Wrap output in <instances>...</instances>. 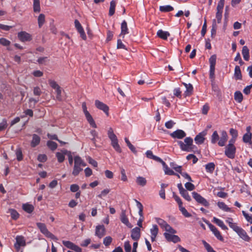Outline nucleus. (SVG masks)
Segmentation results:
<instances>
[{
  "label": "nucleus",
  "instance_id": "59",
  "mask_svg": "<svg viewBox=\"0 0 252 252\" xmlns=\"http://www.w3.org/2000/svg\"><path fill=\"white\" fill-rule=\"evenodd\" d=\"M242 214L246 220L250 223L252 224V216H249V215L244 211H242Z\"/></svg>",
  "mask_w": 252,
  "mask_h": 252
},
{
  "label": "nucleus",
  "instance_id": "26",
  "mask_svg": "<svg viewBox=\"0 0 252 252\" xmlns=\"http://www.w3.org/2000/svg\"><path fill=\"white\" fill-rule=\"evenodd\" d=\"M157 35L160 38L166 40L168 37L170 36V33L168 32H165L161 30H159L157 32Z\"/></svg>",
  "mask_w": 252,
  "mask_h": 252
},
{
  "label": "nucleus",
  "instance_id": "41",
  "mask_svg": "<svg viewBox=\"0 0 252 252\" xmlns=\"http://www.w3.org/2000/svg\"><path fill=\"white\" fill-rule=\"evenodd\" d=\"M125 141L127 145V146H128V147L129 148V149L134 154L136 153H137V151L136 150V149L134 147V146L132 145L131 144V143L130 142V141H129L128 139L126 137L125 138Z\"/></svg>",
  "mask_w": 252,
  "mask_h": 252
},
{
  "label": "nucleus",
  "instance_id": "29",
  "mask_svg": "<svg viewBox=\"0 0 252 252\" xmlns=\"http://www.w3.org/2000/svg\"><path fill=\"white\" fill-rule=\"evenodd\" d=\"M23 209L28 213H31L34 210V207L32 204L28 203L24 204L22 206Z\"/></svg>",
  "mask_w": 252,
  "mask_h": 252
},
{
  "label": "nucleus",
  "instance_id": "35",
  "mask_svg": "<svg viewBox=\"0 0 252 252\" xmlns=\"http://www.w3.org/2000/svg\"><path fill=\"white\" fill-rule=\"evenodd\" d=\"M180 193L181 196L188 201H190L191 200V198L186 189H184L183 190L181 191V192H180Z\"/></svg>",
  "mask_w": 252,
  "mask_h": 252
},
{
  "label": "nucleus",
  "instance_id": "63",
  "mask_svg": "<svg viewBox=\"0 0 252 252\" xmlns=\"http://www.w3.org/2000/svg\"><path fill=\"white\" fill-rule=\"evenodd\" d=\"M175 124V123H174V121L170 120L165 123V126L167 128L170 129L173 127Z\"/></svg>",
  "mask_w": 252,
  "mask_h": 252
},
{
  "label": "nucleus",
  "instance_id": "15",
  "mask_svg": "<svg viewBox=\"0 0 252 252\" xmlns=\"http://www.w3.org/2000/svg\"><path fill=\"white\" fill-rule=\"evenodd\" d=\"M165 232L164 236L165 239L169 242H172L174 243L180 242L181 239L180 237L177 235Z\"/></svg>",
  "mask_w": 252,
  "mask_h": 252
},
{
  "label": "nucleus",
  "instance_id": "55",
  "mask_svg": "<svg viewBox=\"0 0 252 252\" xmlns=\"http://www.w3.org/2000/svg\"><path fill=\"white\" fill-rule=\"evenodd\" d=\"M185 186L186 189L189 191H192L195 189L194 185L190 182L186 183Z\"/></svg>",
  "mask_w": 252,
  "mask_h": 252
},
{
  "label": "nucleus",
  "instance_id": "61",
  "mask_svg": "<svg viewBox=\"0 0 252 252\" xmlns=\"http://www.w3.org/2000/svg\"><path fill=\"white\" fill-rule=\"evenodd\" d=\"M124 248L126 252H131V247L128 241H126L125 242Z\"/></svg>",
  "mask_w": 252,
  "mask_h": 252
},
{
  "label": "nucleus",
  "instance_id": "33",
  "mask_svg": "<svg viewBox=\"0 0 252 252\" xmlns=\"http://www.w3.org/2000/svg\"><path fill=\"white\" fill-rule=\"evenodd\" d=\"M115 7H116V2L115 0H113L111 1L110 3V8L109 10V15L111 16L113 15L115 13Z\"/></svg>",
  "mask_w": 252,
  "mask_h": 252
},
{
  "label": "nucleus",
  "instance_id": "20",
  "mask_svg": "<svg viewBox=\"0 0 252 252\" xmlns=\"http://www.w3.org/2000/svg\"><path fill=\"white\" fill-rule=\"evenodd\" d=\"M32 138L31 142V146L32 148H34L39 144L41 138L36 134H32Z\"/></svg>",
  "mask_w": 252,
  "mask_h": 252
},
{
  "label": "nucleus",
  "instance_id": "64",
  "mask_svg": "<svg viewBox=\"0 0 252 252\" xmlns=\"http://www.w3.org/2000/svg\"><path fill=\"white\" fill-rule=\"evenodd\" d=\"M110 192V189H106L103 190L101 193L97 195V197L101 198L103 196H105Z\"/></svg>",
  "mask_w": 252,
  "mask_h": 252
},
{
  "label": "nucleus",
  "instance_id": "2",
  "mask_svg": "<svg viewBox=\"0 0 252 252\" xmlns=\"http://www.w3.org/2000/svg\"><path fill=\"white\" fill-rule=\"evenodd\" d=\"M74 165L72 171V175L74 176H77L79 173L82 171V167L86 165L85 162L78 156H76L74 158Z\"/></svg>",
  "mask_w": 252,
  "mask_h": 252
},
{
  "label": "nucleus",
  "instance_id": "52",
  "mask_svg": "<svg viewBox=\"0 0 252 252\" xmlns=\"http://www.w3.org/2000/svg\"><path fill=\"white\" fill-rule=\"evenodd\" d=\"M63 245L65 246L66 248L69 249H71L72 250L74 245V244L72 242L69 241H63L62 242Z\"/></svg>",
  "mask_w": 252,
  "mask_h": 252
},
{
  "label": "nucleus",
  "instance_id": "43",
  "mask_svg": "<svg viewBox=\"0 0 252 252\" xmlns=\"http://www.w3.org/2000/svg\"><path fill=\"white\" fill-rule=\"evenodd\" d=\"M47 145L49 147V148H50L52 151L55 150L58 147L57 144L56 142L52 141H47Z\"/></svg>",
  "mask_w": 252,
  "mask_h": 252
},
{
  "label": "nucleus",
  "instance_id": "11",
  "mask_svg": "<svg viewBox=\"0 0 252 252\" xmlns=\"http://www.w3.org/2000/svg\"><path fill=\"white\" fill-rule=\"evenodd\" d=\"M207 131L205 130L199 133L194 138V141L196 144L200 145L203 144L205 141V136L207 135Z\"/></svg>",
  "mask_w": 252,
  "mask_h": 252
},
{
  "label": "nucleus",
  "instance_id": "28",
  "mask_svg": "<svg viewBox=\"0 0 252 252\" xmlns=\"http://www.w3.org/2000/svg\"><path fill=\"white\" fill-rule=\"evenodd\" d=\"M215 168V164L214 162H209L205 165V169L207 172L213 173Z\"/></svg>",
  "mask_w": 252,
  "mask_h": 252
},
{
  "label": "nucleus",
  "instance_id": "56",
  "mask_svg": "<svg viewBox=\"0 0 252 252\" xmlns=\"http://www.w3.org/2000/svg\"><path fill=\"white\" fill-rule=\"evenodd\" d=\"M7 126V121L4 119L2 122L0 123V131L4 130Z\"/></svg>",
  "mask_w": 252,
  "mask_h": 252
},
{
  "label": "nucleus",
  "instance_id": "40",
  "mask_svg": "<svg viewBox=\"0 0 252 252\" xmlns=\"http://www.w3.org/2000/svg\"><path fill=\"white\" fill-rule=\"evenodd\" d=\"M179 210L181 212L182 214L186 218H189L191 216V215L189 213L186 209L183 206V205L179 207Z\"/></svg>",
  "mask_w": 252,
  "mask_h": 252
},
{
  "label": "nucleus",
  "instance_id": "7",
  "mask_svg": "<svg viewBox=\"0 0 252 252\" xmlns=\"http://www.w3.org/2000/svg\"><path fill=\"white\" fill-rule=\"evenodd\" d=\"M217 56L216 55H213L211 56L209 59L210 63V78L212 80H214L215 78V65L216 63Z\"/></svg>",
  "mask_w": 252,
  "mask_h": 252
},
{
  "label": "nucleus",
  "instance_id": "45",
  "mask_svg": "<svg viewBox=\"0 0 252 252\" xmlns=\"http://www.w3.org/2000/svg\"><path fill=\"white\" fill-rule=\"evenodd\" d=\"M150 232L151 235L154 236H157L158 232V226L156 224L153 225L152 228L150 229Z\"/></svg>",
  "mask_w": 252,
  "mask_h": 252
},
{
  "label": "nucleus",
  "instance_id": "6",
  "mask_svg": "<svg viewBox=\"0 0 252 252\" xmlns=\"http://www.w3.org/2000/svg\"><path fill=\"white\" fill-rule=\"evenodd\" d=\"M236 148L235 146L227 144L225 147L224 154L229 158L233 159L235 157Z\"/></svg>",
  "mask_w": 252,
  "mask_h": 252
},
{
  "label": "nucleus",
  "instance_id": "57",
  "mask_svg": "<svg viewBox=\"0 0 252 252\" xmlns=\"http://www.w3.org/2000/svg\"><path fill=\"white\" fill-rule=\"evenodd\" d=\"M47 159V157L45 154H39L37 157V160L41 162H44Z\"/></svg>",
  "mask_w": 252,
  "mask_h": 252
},
{
  "label": "nucleus",
  "instance_id": "13",
  "mask_svg": "<svg viewBox=\"0 0 252 252\" xmlns=\"http://www.w3.org/2000/svg\"><path fill=\"white\" fill-rule=\"evenodd\" d=\"M170 136L174 139H181L186 136V132L182 129H177L170 134Z\"/></svg>",
  "mask_w": 252,
  "mask_h": 252
},
{
  "label": "nucleus",
  "instance_id": "14",
  "mask_svg": "<svg viewBox=\"0 0 252 252\" xmlns=\"http://www.w3.org/2000/svg\"><path fill=\"white\" fill-rule=\"evenodd\" d=\"M95 105L98 109L103 111L107 116H109V107L106 104L96 100L95 101Z\"/></svg>",
  "mask_w": 252,
  "mask_h": 252
},
{
  "label": "nucleus",
  "instance_id": "34",
  "mask_svg": "<svg viewBox=\"0 0 252 252\" xmlns=\"http://www.w3.org/2000/svg\"><path fill=\"white\" fill-rule=\"evenodd\" d=\"M136 182L138 185L144 187L146 185L147 180L145 178L139 176L137 177Z\"/></svg>",
  "mask_w": 252,
  "mask_h": 252
},
{
  "label": "nucleus",
  "instance_id": "37",
  "mask_svg": "<svg viewBox=\"0 0 252 252\" xmlns=\"http://www.w3.org/2000/svg\"><path fill=\"white\" fill-rule=\"evenodd\" d=\"M33 11L34 12H39L40 11L39 0H33Z\"/></svg>",
  "mask_w": 252,
  "mask_h": 252
},
{
  "label": "nucleus",
  "instance_id": "39",
  "mask_svg": "<svg viewBox=\"0 0 252 252\" xmlns=\"http://www.w3.org/2000/svg\"><path fill=\"white\" fill-rule=\"evenodd\" d=\"M45 15L43 14H40L38 17V25L39 28H41L45 23Z\"/></svg>",
  "mask_w": 252,
  "mask_h": 252
},
{
  "label": "nucleus",
  "instance_id": "23",
  "mask_svg": "<svg viewBox=\"0 0 252 252\" xmlns=\"http://www.w3.org/2000/svg\"><path fill=\"white\" fill-rule=\"evenodd\" d=\"M213 221L220 226L222 230H226L228 229L227 227L224 224L222 220L216 217H214Z\"/></svg>",
  "mask_w": 252,
  "mask_h": 252
},
{
  "label": "nucleus",
  "instance_id": "49",
  "mask_svg": "<svg viewBox=\"0 0 252 252\" xmlns=\"http://www.w3.org/2000/svg\"><path fill=\"white\" fill-rule=\"evenodd\" d=\"M156 220L157 222L160 225V226L162 228H164L166 225L167 224V222L163 220L160 219V218H156Z\"/></svg>",
  "mask_w": 252,
  "mask_h": 252
},
{
  "label": "nucleus",
  "instance_id": "50",
  "mask_svg": "<svg viewBox=\"0 0 252 252\" xmlns=\"http://www.w3.org/2000/svg\"><path fill=\"white\" fill-rule=\"evenodd\" d=\"M166 232H168L169 233L171 234H175L177 233L176 230L173 229L170 225L168 223L166 225L165 227L164 228Z\"/></svg>",
  "mask_w": 252,
  "mask_h": 252
},
{
  "label": "nucleus",
  "instance_id": "18",
  "mask_svg": "<svg viewBox=\"0 0 252 252\" xmlns=\"http://www.w3.org/2000/svg\"><path fill=\"white\" fill-rule=\"evenodd\" d=\"M131 237L134 241H138L140 237V229L136 227L132 229Z\"/></svg>",
  "mask_w": 252,
  "mask_h": 252
},
{
  "label": "nucleus",
  "instance_id": "25",
  "mask_svg": "<svg viewBox=\"0 0 252 252\" xmlns=\"http://www.w3.org/2000/svg\"><path fill=\"white\" fill-rule=\"evenodd\" d=\"M121 32L120 36H123V38L124 37V35L128 33V28L127 26V23L126 21H124L121 24Z\"/></svg>",
  "mask_w": 252,
  "mask_h": 252
},
{
  "label": "nucleus",
  "instance_id": "47",
  "mask_svg": "<svg viewBox=\"0 0 252 252\" xmlns=\"http://www.w3.org/2000/svg\"><path fill=\"white\" fill-rule=\"evenodd\" d=\"M202 243L207 252H217L213 249L210 244L207 243L205 241L203 240Z\"/></svg>",
  "mask_w": 252,
  "mask_h": 252
},
{
  "label": "nucleus",
  "instance_id": "21",
  "mask_svg": "<svg viewBox=\"0 0 252 252\" xmlns=\"http://www.w3.org/2000/svg\"><path fill=\"white\" fill-rule=\"evenodd\" d=\"M68 153V151L66 150L62 151V152L56 153V156L58 162L60 163L63 162L65 159V155H67Z\"/></svg>",
  "mask_w": 252,
  "mask_h": 252
},
{
  "label": "nucleus",
  "instance_id": "1",
  "mask_svg": "<svg viewBox=\"0 0 252 252\" xmlns=\"http://www.w3.org/2000/svg\"><path fill=\"white\" fill-rule=\"evenodd\" d=\"M228 139V135L225 130L220 131V137L218 131L215 130L213 132L211 136V142L213 144H215L218 142V144L220 147L225 146Z\"/></svg>",
  "mask_w": 252,
  "mask_h": 252
},
{
  "label": "nucleus",
  "instance_id": "30",
  "mask_svg": "<svg viewBox=\"0 0 252 252\" xmlns=\"http://www.w3.org/2000/svg\"><path fill=\"white\" fill-rule=\"evenodd\" d=\"M217 205L219 208L225 212H231V209L229 208L223 202H218Z\"/></svg>",
  "mask_w": 252,
  "mask_h": 252
},
{
  "label": "nucleus",
  "instance_id": "54",
  "mask_svg": "<svg viewBox=\"0 0 252 252\" xmlns=\"http://www.w3.org/2000/svg\"><path fill=\"white\" fill-rule=\"evenodd\" d=\"M224 0H220L217 7V10L218 11H221L222 12V9L224 7Z\"/></svg>",
  "mask_w": 252,
  "mask_h": 252
},
{
  "label": "nucleus",
  "instance_id": "3",
  "mask_svg": "<svg viewBox=\"0 0 252 252\" xmlns=\"http://www.w3.org/2000/svg\"><path fill=\"white\" fill-rule=\"evenodd\" d=\"M108 136L111 141V145L115 150L119 153L122 152V150L118 143V138L114 133L112 128L110 127L107 132Z\"/></svg>",
  "mask_w": 252,
  "mask_h": 252
},
{
  "label": "nucleus",
  "instance_id": "16",
  "mask_svg": "<svg viewBox=\"0 0 252 252\" xmlns=\"http://www.w3.org/2000/svg\"><path fill=\"white\" fill-rule=\"evenodd\" d=\"M74 23L76 28L80 34V36L83 39L86 40L87 37L79 21L78 20H75Z\"/></svg>",
  "mask_w": 252,
  "mask_h": 252
},
{
  "label": "nucleus",
  "instance_id": "62",
  "mask_svg": "<svg viewBox=\"0 0 252 252\" xmlns=\"http://www.w3.org/2000/svg\"><path fill=\"white\" fill-rule=\"evenodd\" d=\"M70 189L71 192H75L79 190V186L77 184H72L70 185Z\"/></svg>",
  "mask_w": 252,
  "mask_h": 252
},
{
  "label": "nucleus",
  "instance_id": "46",
  "mask_svg": "<svg viewBox=\"0 0 252 252\" xmlns=\"http://www.w3.org/2000/svg\"><path fill=\"white\" fill-rule=\"evenodd\" d=\"M163 166L165 174L169 175H173L175 174V173L172 169H170L166 164V165H163Z\"/></svg>",
  "mask_w": 252,
  "mask_h": 252
},
{
  "label": "nucleus",
  "instance_id": "60",
  "mask_svg": "<svg viewBox=\"0 0 252 252\" xmlns=\"http://www.w3.org/2000/svg\"><path fill=\"white\" fill-rule=\"evenodd\" d=\"M0 44L3 46H7L10 45V41L4 38H0Z\"/></svg>",
  "mask_w": 252,
  "mask_h": 252
},
{
  "label": "nucleus",
  "instance_id": "5",
  "mask_svg": "<svg viewBox=\"0 0 252 252\" xmlns=\"http://www.w3.org/2000/svg\"><path fill=\"white\" fill-rule=\"evenodd\" d=\"M36 226L40 230V232L46 237L55 241L58 240V238L48 230L46 225L44 223L41 222H37L36 223Z\"/></svg>",
  "mask_w": 252,
  "mask_h": 252
},
{
  "label": "nucleus",
  "instance_id": "24",
  "mask_svg": "<svg viewBox=\"0 0 252 252\" xmlns=\"http://www.w3.org/2000/svg\"><path fill=\"white\" fill-rule=\"evenodd\" d=\"M84 114L90 125L93 127L96 128V125L95 124L94 121V120L93 117H92L90 113L89 112H85V113H84Z\"/></svg>",
  "mask_w": 252,
  "mask_h": 252
},
{
  "label": "nucleus",
  "instance_id": "36",
  "mask_svg": "<svg viewBox=\"0 0 252 252\" xmlns=\"http://www.w3.org/2000/svg\"><path fill=\"white\" fill-rule=\"evenodd\" d=\"M174 8L170 5H163L159 7V10L163 12H167L173 10Z\"/></svg>",
  "mask_w": 252,
  "mask_h": 252
},
{
  "label": "nucleus",
  "instance_id": "31",
  "mask_svg": "<svg viewBox=\"0 0 252 252\" xmlns=\"http://www.w3.org/2000/svg\"><path fill=\"white\" fill-rule=\"evenodd\" d=\"M252 133H246L243 136V141L245 143L252 144Z\"/></svg>",
  "mask_w": 252,
  "mask_h": 252
},
{
  "label": "nucleus",
  "instance_id": "4",
  "mask_svg": "<svg viewBox=\"0 0 252 252\" xmlns=\"http://www.w3.org/2000/svg\"><path fill=\"white\" fill-rule=\"evenodd\" d=\"M177 143L180 149L183 151L191 152L193 149V139L190 137H186L184 139V142L178 141Z\"/></svg>",
  "mask_w": 252,
  "mask_h": 252
},
{
  "label": "nucleus",
  "instance_id": "10",
  "mask_svg": "<svg viewBox=\"0 0 252 252\" xmlns=\"http://www.w3.org/2000/svg\"><path fill=\"white\" fill-rule=\"evenodd\" d=\"M203 220L204 222H205L207 224H208V226L210 228V229L211 230V231L213 232V233L214 234V235L216 237V238L221 241H223V238L221 236L220 232L219 231V230L212 224L209 222L208 221L206 220L205 219H203Z\"/></svg>",
  "mask_w": 252,
  "mask_h": 252
},
{
  "label": "nucleus",
  "instance_id": "51",
  "mask_svg": "<svg viewBox=\"0 0 252 252\" xmlns=\"http://www.w3.org/2000/svg\"><path fill=\"white\" fill-rule=\"evenodd\" d=\"M112 241V238L110 236H107L105 237L103 239V244L106 246H109Z\"/></svg>",
  "mask_w": 252,
  "mask_h": 252
},
{
  "label": "nucleus",
  "instance_id": "8",
  "mask_svg": "<svg viewBox=\"0 0 252 252\" xmlns=\"http://www.w3.org/2000/svg\"><path fill=\"white\" fill-rule=\"evenodd\" d=\"M16 242L14 244V248L17 252H19L21 247H25L26 246V239L22 235H17L16 238Z\"/></svg>",
  "mask_w": 252,
  "mask_h": 252
},
{
  "label": "nucleus",
  "instance_id": "12",
  "mask_svg": "<svg viewBox=\"0 0 252 252\" xmlns=\"http://www.w3.org/2000/svg\"><path fill=\"white\" fill-rule=\"evenodd\" d=\"M17 36L19 39L22 42L29 41L32 39V35L24 31L18 32Z\"/></svg>",
  "mask_w": 252,
  "mask_h": 252
},
{
  "label": "nucleus",
  "instance_id": "9",
  "mask_svg": "<svg viewBox=\"0 0 252 252\" xmlns=\"http://www.w3.org/2000/svg\"><path fill=\"white\" fill-rule=\"evenodd\" d=\"M192 195L193 198L198 203L205 207H208L209 206V202L200 194L196 192H192Z\"/></svg>",
  "mask_w": 252,
  "mask_h": 252
},
{
  "label": "nucleus",
  "instance_id": "58",
  "mask_svg": "<svg viewBox=\"0 0 252 252\" xmlns=\"http://www.w3.org/2000/svg\"><path fill=\"white\" fill-rule=\"evenodd\" d=\"M216 33V20H213V25H212V28L211 29V36L212 37H214V36Z\"/></svg>",
  "mask_w": 252,
  "mask_h": 252
},
{
  "label": "nucleus",
  "instance_id": "19",
  "mask_svg": "<svg viewBox=\"0 0 252 252\" xmlns=\"http://www.w3.org/2000/svg\"><path fill=\"white\" fill-rule=\"evenodd\" d=\"M50 86L56 90L57 94H62V88L54 80H49L48 81Z\"/></svg>",
  "mask_w": 252,
  "mask_h": 252
},
{
  "label": "nucleus",
  "instance_id": "48",
  "mask_svg": "<svg viewBox=\"0 0 252 252\" xmlns=\"http://www.w3.org/2000/svg\"><path fill=\"white\" fill-rule=\"evenodd\" d=\"M9 213H10L11 218L13 219L16 220L19 218V215L15 210L13 209H9Z\"/></svg>",
  "mask_w": 252,
  "mask_h": 252
},
{
  "label": "nucleus",
  "instance_id": "53",
  "mask_svg": "<svg viewBox=\"0 0 252 252\" xmlns=\"http://www.w3.org/2000/svg\"><path fill=\"white\" fill-rule=\"evenodd\" d=\"M187 159L188 160L192 159V163L193 164L196 163L198 161V158L193 154H189L187 156Z\"/></svg>",
  "mask_w": 252,
  "mask_h": 252
},
{
  "label": "nucleus",
  "instance_id": "38",
  "mask_svg": "<svg viewBox=\"0 0 252 252\" xmlns=\"http://www.w3.org/2000/svg\"><path fill=\"white\" fill-rule=\"evenodd\" d=\"M16 158L18 161H20L23 160V156L22 151L21 148H19L16 149Z\"/></svg>",
  "mask_w": 252,
  "mask_h": 252
},
{
  "label": "nucleus",
  "instance_id": "44",
  "mask_svg": "<svg viewBox=\"0 0 252 252\" xmlns=\"http://www.w3.org/2000/svg\"><path fill=\"white\" fill-rule=\"evenodd\" d=\"M183 84L186 88V93L192 94L193 90L192 85L191 84H187L185 83H184Z\"/></svg>",
  "mask_w": 252,
  "mask_h": 252
},
{
  "label": "nucleus",
  "instance_id": "17",
  "mask_svg": "<svg viewBox=\"0 0 252 252\" xmlns=\"http://www.w3.org/2000/svg\"><path fill=\"white\" fill-rule=\"evenodd\" d=\"M95 235L98 238H102L105 234V228L103 225L96 226L95 228Z\"/></svg>",
  "mask_w": 252,
  "mask_h": 252
},
{
  "label": "nucleus",
  "instance_id": "27",
  "mask_svg": "<svg viewBox=\"0 0 252 252\" xmlns=\"http://www.w3.org/2000/svg\"><path fill=\"white\" fill-rule=\"evenodd\" d=\"M242 53L244 59L248 61L250 59L249 50L247 46H244L242 48Z\"/></svg>",
  "mask_w": 252,
  "mask_h": 252
},
{
  "label": "nucleus",
  "instance_id": "42",
  "mask_svg": "<svg viewBox=\"0 0 252 252\" xmlns=\"http://www.w3.org/2000/svg\"><path fill=\"white\" fill-rule=\"evenodd\" d=\"M121 220L123 223L125 224L127 226H128L130 224L128 220L125 212H123L121 215Z\"/></svg>",
  "mask_w": 252,
  "mask_h": 252
},
{
  "label": "nucleus",
  "instance_id": "32",
  "mask_svg": "<svg viewBox=\"0 0 252 252\" xmlns=\"http://www.w3.org/2000/svg\"><path fill=\"white\" fill-rule=\"evenodd\" d=\"M234 77L237 80H241L242 79L241 69L240 67L238 65H236L235 67Z\"/></svg>",
  "mask_w": 252,
  "mask_h": 252
},
{
  "label": "nucleus",
  "instance_id": "22",
  "mask_svg": "<svg viewBox=\"0 0 252 252\" xmlns=\"http://www.w3.org/2000/svg\"><path fill=\"white\" fill-rule=\"evenodd\" d=\"M238 235L245 241L249 242L250 240V237L248 235L247 232L241 227L237 231Z\"/></svg>",
  "mask_w": 252,
  "mask_h": 252
}]
</instances>
